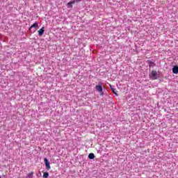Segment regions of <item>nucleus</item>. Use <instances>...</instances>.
I'll use <instances>...</instances> for the list:
<instances>
[{
	"instance_id": "1",
	"label": "nucleus",
	"mask_w": 178,
	"mask_h": 178,
	"mask_svg": "<svg viewBox=\"0 0 178 178\" xmlns=\"http://www.w3.org/2000/svg\"><path fill=\"white\" fill-rule=\"evenodd\" d=\"M96 91L100 93V95H104V89L102 88V86L97 85L95 86Z\"/></svg>"
},
{
	"instance_id": "2",
	"label": "nucleus",
	"mask_w": 178,
	"mask_h": 178,
	"mask_svg": "<svg viewBox=\"0 0 178 178\" xmlns=\"http://www.w3.org/2000/svg\"><path fill=\"white\" fill-rule=\"evenodd\" d=\"M156 75H157L156 71L152 70L150 74V79L152 80H156Z\"/></svg>"
},
{
	"instance_id": "3",
	"label": "nucleus",
	"mask_w": 178,
	"mask_h": 178,
	"mask_svg": "<svg viewBox=\"0 0 178 178\" xmlns=\"http://www.w3.org/2000/svg\"><path fill=\"white\" fill-rule=\"evenodd\" d=\"M44 163L46 165V169L47 170H49V169H51V164L49 163L48 159H47V158L44 159Z\"/></svg>"
},
{
	"instance_id": "4",
	"label": "nucleus",
	"mask_w": 178,
	"mask_h": 178,
	"mask_svg": "<svg viewBox=\"0 0 178 178\" xmlns=\"http://www.w3.org/2000/svg\"><path fill=\"white\" fill-rule=\"evenodd\" d=\"M38 27V23L35 22L33 24H32L30 26L29 30H31V29H35L33 31H36Z\"/></svg>"
},
{
	"instance_id": "5",
	"label": "nucleus",
	"mask_w": 178,
	"mask_h": 178,
	"mask_svg": "<svg viewBox=\"0 0 178 178\" xmlns=\"http://www.w3.org/2000/svg\"><path fill=\"white\" fill-rule=\"evenodd\" d=\"M44 28L42 27V28H41L39 31H38V35H39L40 37L44 35Z\"/></svg>"
},
{
	"instance_id": "6",
	"label": "nucleus",
	"mask_w": 178,
	"mask_h": 178,
	"mask_svg": "<svg viewBox=\"0 0 178 178\" xmlns=\"http://www.w3.org/2000/svg\"><path fill=\"white\" fill-rule=\"evenodd\" d=\"M172 73H174V74H177V73H178V66L177 65L174 66V67L172 68Z\"/></svg>"
},
{
	"instance_id": "7",
	"label": "nucleus",
	"mask_w": 178,
	"mask_h": 178,
	"mask_svg": "<svg viewBox=\"0 0 178 178\" xmlns=\"http://www.w3.org/2000/svg\"><path fill=\"white\" fill-rule=\"evenodd\" d=\"M88 158L89 159H94V158H95V155L94 154V153H90L88 155Z\"/></svg>"
},
{
	"instance_id": "8",
	"label": "nucleus",
	"mask_w": 178,
	"mask_h": 178,
	"mask_svg": "<svg viewBox=\"0 0 178 178\" xmlns=\"http://www.w3.org/2000/svg\"><path fill=\"white\" fill-rule=\"evenodd\" d=\"M81 1V0H73L69 2V5H70V3H76V2H80Z\"/></svg>"
},
{
	"instance_id": "9",
	"label": "nucleus",
	"mask_w": 178,
	"mask_h": 178,
	"mask_svg": "<svg viewBox=\"0 0 178 178\" xmlns=\"http://www.w3.org/2000/svg\"><path fill=\"white\" fill-rule=\"evenodd\" d=\"M49 177V173H48V172H44L43 173V177L44 178H47Z\"/></svg>"
},
{
	"instance_id": "10",
	"label": "nucleus",
	"mask_w": 178,
	"mask_h": 178,
	"mask_svg": "<svg viewBox=\"0 0 178 178\" xmlns=\"http://www.w3.org/2000/svg\"><path fill=\"white\" fill-rule=\"evenodd\" d=\"M33 172H29V173L27 175V177H29V178H33Z\"/></svg>"
},
{
	"instance_id": "11",
	"label": "nucleus",
	"mask_w": 178,
	"mask_h": 178,
	"mask_svg": "<svg viewBox=\"0 0 178 178\" xmlns=\"http://www.w3.org/2000/svg\"><path fill=\"white\" fill-rule=\"evenodd\" d=\"M111 88L113 92V94H115V95H118V93L115 91V89L112 88V87L111 86Z\"/></svg>"
},
{
	"instance_id": "12",
	"label": "nucleus",
	"mask_w": 178,
	"mask_h": 178,
	"mask_svg": "<svg viewBox=\"0 0 178 178\" xmlns=\"http://www.w3.org/2000/svg\"><path fill=\"white\" fill-rule=\"evenodd\" d=\"M73 4L74 3H67L68 6H70V8H73Z\"/></svg>"
},
{
	"instance_id": "13",
	"label": "nucleus",
	"mask_w": 178,
	"mask_h": 178,
	"mask_svg": "<svg viewBox=\"0 0 178 178\" xmlns=\"http://www.w3.org/2000/svg\"><path fill=\"white\" fill-rule=\"evenodd\" d=\"M149 66H152V62L149 61Z\"/></svg>"
}]
</instances>
